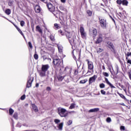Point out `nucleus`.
<instances>
[{"instance_id": "f257e3e1", "label": "nucleus", "mask_w": 131, "mask_h": 131, "mask_svg": "<svg viewBox=\"0 0 131 131\" xmlns=\"http://www.w3.org/2000/svg\"><path fill=\"white\" fill-rule=\"evenodd\" d=\"M49 68H50V66L49 64H42L41 70L38 71V73L41 77H43V76H46V73L47 71L49 70Z\"/></svg>"}, {"instance_id": "f03ea898", "label": "nucleus", "mask_w": 131, "mask_h": 131, "mask_svg": "<svg viewBox=\"0 0 131 131\" xmlns=\"http://www.w3.org/2000/svg\"><path fill=\"white\" fill-rule=\"evenodd\" d=\"M66 36L70 45L75 46V40L74 39V36H72V34L70 32L67 31L66 32Z\"/></svg>"}, {"instance_id": "7ed1b4c3", "label": "nucleus", "mask_w": 131, "mask_h": 131, "mask_svg": "<svg viewBox=\"0 0 131 131\" xmlns=\"http://www.w3.org/2000/svg\"><path fill=\"white\" fill-rule=\"evenodd\" d=\"M52 63L55 67L61 68L63 65V60L60 58H53Z\"/></svg>"}, {"instance_id": "20e7f679", "label": "nucleus", "mask_w": 131, "mask_h": 131, "mask_svg": "<svg viewBox=\"0 0 131 131\" xmlns=\"http://www.w3.org/2000/svg\"><path fill=\"white\" fill-rule=\"evenodd\" d=\"M66 112L67 111L65 108L59 107L57 109V113L60 117H66L68 115V113Z\"/></svg>"}, {"instance_id": "39448f33", "label": "nucleus", "mask_w": 131, "mask_h": 131, "mask_svg": "<svg viewBox=\"0 0 131 131\" xmlns=\"http://www.w3.org/2000/svg\"><path fill=\"white\" fill-rule=\"evenodd\" d=\"M99 24L103 29H106L107 28V20L105 18H103L101 17L98 18Z\"/></svg>"}, {"instance_id": "423d86ee", "label": "nucleus", "mask_w": 131, "mask_h": 131, "mask_svg": "<svg viewBox=\"0 0 131 131\" xmlns=\"http://www.w3.org/2000/svg\"><path fill=\"white\" fill-rule=\"evenodd\" d=\"M106 47L111 50L112 52H113L114 54H116V50H115V47L114 46V45H113V43H112L111 41H107L106 42Z\"/></svg>"}, {"instance_id": "0eeeda50", "label": "nucleus", "mask_w": 131, "mask_h": 131, "mask_svg": "<svg viewBox=\"0 0 131 131\" xmlns=\"http://www.w3.org/2000/svg\"><path fill=\"white\" fill-rule=\"evenodd\" d=\"M79 31L82 38H86V32L84 31L83 27H80Z\"/></svg>"}, {"instance_id": "6e6552de", "label": "nucleus", "mask_w": 131, "mask_h": 131, "mask_svg": "<svg viewBox=\"0 0 131 131\" xmlns=\"http://www.w3.org/2000/svg\"><path fill=\"white\" fill-rule=\"evenodd\" d=\"M102 41H103V35H102V34H99L95 42V43L98 45L99 43H101Z\"/></svg>"}, {"instance_id": "1a4fd4ad", "label": "nucleus", "mask_w": 131, "mask_h": 131, "mask_svg": "<svg viewBox=\"0 0 131 131\" xmlns=\"http://www.w3.org/2000/svg\"><path fill=\"white\" fill-rule=\"evenodd\" d=\"M47 7L50 12H54V10H55V6H54L51 3H47Z\"/></svg>"}, {"instance_id": "9d476101", "label": "nucleus", "mask_w": 131, "mask_h": 131, "mask_svg": "<svg viewBox=\"0 0 131 131\" xmlns=\"http://www.w3.org/2000/svg\"><path fill=\"white\" fill-rule=\"evenodd\" d=\"M86 62L88 63V69H89V70H94V63L90 61L89 59H86Z\"/></svg>"}, {"instance_id": "9b49d317", "label": "nucleus", "mask_w": 131, "mask_h": 131, "mask_svg": "<svg viewBox=\"0 0 131 131\" xmlns=\"http://www.w3.org/2000/svg\"><path fill=\"white\" fill-rule=\"evenodd\" d=\"M71 71H72V69L67 67L65 68L63 71V73H64V74H66L67 75H70V74H71Z\"/></svg>"}, {"instance_id": "f8f14e48", "label": "nucleus", "mask_w": 131, "mask_h": 131, "mask_svg": "<svg viewBox=\"0 0 131 131\" xmlns=\"http://www.w3.org/2000/svg\"><path fill=\"white\" fill-rule=\"evenodd\" d=\"M98 76L96 75H94L93 76L89 78V84H92L93 82H95Z\"/></svg>"}, {"instance_id": "ddd939ff", "label": "nucleus", "mask_w": 131, "mask_h": 131, "mask_svg": "<svg viewBox=\"0 0 131 131\" xmlns=\"http://www.w3.org/2000/svg\"><path fill=\"white\" fill-rule=\"evenodd\" d=\"M91 34L93 37V39H95V38L96 37V36L98 35V31L97 30V29L96 28L93 29V30L91 32Z\"/></svg>"}, {"instance_id": "4468645a", "label": "nucleus", "mask_w": 131, "mask_h": 131, "mask_svg": "<svg viewBox=\"0 0 131 131\" xmlns=\"http://www.w3.org/2000/svg\"><path fill=\"white\" fill-rule=\"evenodd\" d=\"M104 79H105V81L106 83H107L108 84V85H109V86H110L111 89H116L115 86L109 82L108 78H104Z\"/></svg>"}, {"instance_id": "2eb2a0df", "label": "nucleus", "mask_w": 131, "mask_h": 131, "mask_svg": "<svg viewBox=\"0 0 131 131\" xmlns=\"http://www.w3.org/2000/svg\"><path fill=\"white\" fill-rule=\"evenodd\" d=\"M48 57H49V53H48L47 52H44L42 54V58H43V61H46V60L48 59Z\"/></svg>"}, {"instance_id": "dca6fc26", "label": "nucleus", "mask_w": 131, "mask_h": 131, "mask_svg": "<svg viewBox=\"0 0 131 131\" xmlns=\"http://www.w3.org/2000/svg\"><path fill=\"white\" fill-rule=\"evenodd\" d=\"M31 106L32 107L33 110H34V112H38V108L37 107V106L35 105L34 103L31 104Z\"/></svg>"}, {"instance_id": "f3484780", "label": "nucleus", "mask_w": 131, "mask_h": 131, "mask_svg": "<svg viewBox=\"0 0 131 131\" xmlns=\"http://www.w3.org/2000/svg\"><path fill=\"white\" fill-rule=\"evenodd\" d=\"M36 31H37L38 32H39L40 34H42V29H41V28H40V26L38 25L36 27Z\"/></svg>"}, {"instance_id": "a211bd4d", "label": "nucleus", "mask_w": 131, "mask_h": 131, "mask_svg": "<svg viewBox=\"0 0 131 131\" xmlns=\"http://www.w3.org/2000/svg\"><path fill=\"white\" fill-rule=\"evenodd\" d=\"M32 81H33V80H31V79H30L27 82V88H31V84H32Z\"/></svg>"}, {"instance_id": "6ab92c4d", "label": "nucleus", "mask_w": 131, "mask_h": 131, "mask_svg": "<svg viewBox=\"0 0 131 131\" xmlns=\"http://www.w3.org/2000/svg\"><path fill=\"white\" fill-rule=\"evenodd\" d=\"M117 94L119 95V96H120V97L123 99V100H124L125 101H126V102H128V100H127V99H126V98L125 97V96H124L123 95V94L120 93L119 92H117Z\"/></svg>"}, {"instance_id": "aec40b11", "label": "nucleus", "mask_w": 131, "mask_h": 131, "mask_svg": "<svg viewBox=\"0 0 131 131\" xmlns=\"http://www.w3.org/2000/svg\"><path fill=\"white\" fill-rule=\"evenodd\" d=\"M119 71V68L118 67H116V71L114 72V73L111 71V74H112V75H117V74H118Z\"/></svg>"}, {"instance_id": "412c9836", "label": "nucleus", "mask_w": 131, "mask_h": 131, "mask_svg": "<svg viewBox=\"0 0 131 131\" xmlns=\"http://www.w3.org/2000/svg\"><path fill=\"white\" fill-rule=\"evenodd\" d=\"M34 10L35 13H40V6L38 5H36Z\"/></svg>"}, {"instance_id": "4be33fe9", "label": "nucleus", "mask_w": 131, "mask_h": 131, "mask_svg": "<svg viewBox=\"0 0 131 131\" xmlns=\"http://www.w3.org/2000/svg\"><path fill=\"white\" fill-rule=\"evenodd\" d=\"M64 76H61V75H58L57 76V78L58 80V81H62L63 79H64Z\"/></svg>"}, {"instance_id": "5701e85b", "label": "nucleus", "mask_w": 131, "mask_h": 131, "mask_svg": "<svg viewBox=\"0 0 131 131\" xmlns=\"http://www.w3.org/2000/svg\"><path fill=\"white\" fill-rule=\"evenodd\" d=\"M100 110V108H92L89 110V112L92 113V112H98Z\"/></svg>"}, {"instance_id": "b1692460", "label": "nucleus", "mask_w": 131, "mask_h": 131, "mask_svg": "<svg viewBox=\"0 0 131 131\" xmlns=\"http://www.w3.org/2000/svg\"><path fill=\"white\" fill-rule=\"evenodd\" d=\"M51 13H52L55 17H58V15H59V11L58 10H54L53 11H52Z\"/></svg>"}, {"instance_id": "393cba45", "label": "nucleus", "mask_w": 131, "mask_h": 131, "mask_svg": "<svg viewBox=\"0 0 131 131\" xmlns=\"http://www.w3.org/2000/svg\"><path fill=\"white\" fill-rule=\"evenodd\" d=\"M119 86H120V88H121V89H122V90H123L124 92H125V94H126L127 92H126V88L124 87V86L122 84H121V83H119Z\"/></svg>"}, {"instance_id": "a878e982", "label": "nucleus", "mask_w": 131, "mask_h": 131, "mask_svg": "<svg viewBox=\"0 0 131 131\" xmlns=\"http://www.w3.org/2000/svg\"><path fill=\"white\" fill-rule=\"evenodd\" d=\"M86 13L88 14L89 17H92L93 16V11H91L90 10H86Z\"/></svg>"}, {"instance_id": "bb28decb", "label": "nucleus", "mask_w": 131, "mask_h": 131, "mask_svg": "<svg viewBox=\"0 0 131 131\" xmlns=\"http://www.w3.org/2000/svg\"><path fill=\"white\" fill-rule=\"evenodd\" d=\"M122 5L123 6H127L128 5V1L127 0H122Z\"/></svg>"}, {"instance_id": "cd10ccee", "label": "nucleus", "mask_w": 131, "mask_h": 131, "mask_svg": "<svg viewBox=\"0 0 131 131\" xmlns=\"http://www.w3.org/2000/svg\"><path fill=\"white\" fill-rule=\"evenodd\" d=\"M75 106H76L75 103H71V105L69 107V109H74V108H75Z\"/></svg>"}, {"instance_id": "c85d7f7f", "label": "nucleus", "mask_w": 131, "mask_h": 131, "mask_svg": "<svg viewBox=\"0 0 131 131\" xmlns=\"http://www.w3.org/2000/svg\"><path fill=\"white\" fill-rule=\"evenodd\" d=\"M5 13L6 15H10L11 14V9H7L5 10Z\"/></svg>"}, {"instance_id": "c756f323", "label": "nucleus", "mask_w": 131, "mask_h": 131, "mask_svg": "<svg viewBox=\"0 0 131 131\" xmlns=\"http://www.w3.org/2000/svg\"><path fill=\"white\" fill-rule=\"evenodd\" d=\"M9 115H13V113H14V110L12 108H9Z\"/></svg>"}, {"instance_id": "7c9ffc66", "label": "nucleus", "mask_w": 131, "mask_h": 131, "mask_svg": "<svg viewBox=\"0 0 131 131\" xmlns=\"http://www.w3.org/2000/svg\"><path fill=\"white\" fill-rule=\"evenodd\" d=\"M49 38L51 41H55V36H54V35H50Z\"/></svg>"}, {"instance_id": "2f4dec72", "label": "nucleus", "mask_w": 131, "mask_h": 131, "mask_svg": "<svg viewBox=\"0 0 131 131\" xmlns=\"http://www.w3.org/2000/svg\"><path fill=\"white\" fill-rule=\"evenodd\" d=\"M87 81H88V79H85L84 80H81V81H80L79 83L84 84V83H85V82H86Z\"/></svg>"}, {"instance_id": "473e14b6", "label": "nucleus", "mask_w": 131, "mask_h": 131, "mask_svg": "<svg viewBox=\"0 0 131 131\" xmlns=\"http://www.w3.org/2000/svg\"><path fill=\"white\" fill-rule=\"evenodd\" d=\"M103 51H104V49H101V48H98L97 49V53H98L99 54L100 53H102V52H103Z\"/></svg>"}, {"instance_id": "72a5a7b5", "label": "nucleus", "mask_w": 131, "mask_h": 131, "mask_svg": "<svg viewBox=\"0 0 131 131\" xmlns=\"http://www.w3.org/2000/svg\"><path fill=\"white\" fill-rule=\"evenodd\" d=\"M34 58L35 60H38V55L36 54V52H35V54L34 55Z\"/></svg>"}, {"instance_id": "f704fd0d", "label": "nucleus", "mask_w": 131, "mask_h": 131, "mask_svg": "<svg viewBox=\"0 0 131 131\" xmlns=\"http://www.w3.org/2000/svg\"><path fill=\"white\" fill-rule=\"evenodd\" d=\"M106 121L107 122V123H110V122L112 121V120H111V118L107 117L106 119Z\"/></svg>"}, {"instance_id": "c9c22d12", "label": "nucleus", "mask_w": 131, "mask_h": 131, "mask_svg": "<svg viewBox=\"0 0 131 131\" xmlns=\"http://www.w3.org/2000/svg\"><path fill=\"white\" fill-rule=\"evenodd\" d=\"M58 128L59 129H61L63 128V123H60L58 125Z\"/></svg>"}, {"instance_id": "e433bc0d", "label": "nucleus", "mask_w": 131, "mask_h": 131, "mask_svg": "<svg viewBox=\"0 0 131 131\" xmlns=\"http://www.w3.org/2000/svg\"><path fill=\"white\" fill-rule=\"evenodd\" d=\"M13 118L15 119H18V114L17 113H15L13 115Z\"/></svg>"}, {"instance_id": "4c0bfd02", "label": "nucleus", "mask_w": 131, "mask_h": 131, "mask_svg": "<svg viewBox=\"0 0 131 131\" xmlns=\"http://www.w3.org/2000/svg\"><path fill=\"white\" fill-rule=\"evenodd\" d=\"M99 88H100V89H104L105 88V84L103 83L100 84Z\"/></svg>"}, {"instance_id": "58836bf2", "label": "nucleus", "mask_w": 131, "mask_h": 131, "mask_svg": "<svg viewBox=\"0 0 131 131\" xmlns=\"http://www.w3.org/2000/svg\"><path fill=\"white\" fill-rule=\"evenodd\" d=\"M13 25L15 27V28H16V29L18 31V32H19L21 31L20 28H19V27H18V26H17V25H16L15 24H13Z\"/></svg>"}, {"instance_id": "ea45409f", "label": "nucleus", "mask_w": 131, "mask_h": 131, "mask_svg": "<svg viewBox=\"0 0 131 131\" xmlns=\"http://www.w3.org/2000/svg\"><path fill=\"white\" fill-rule=\"evenodd\" d=\"M74 75H77L78 74V70L75 69L74 70Z\"/></svg>"}, {"instance_id": "a19ab883", "label": "nucleus", "mask_w": 131, "mask_h": 131, "mask_svg": "<svg viewBox=\"0 0 131 131\" xmlns=\"http://www.w3.org/2000/svg\"><path fill=\"white\" fill-rule=\"evenodd\" d=\"M54 27H55V28H56V29H60V26L58 24H55Z\"/></svg>"}, {"instance_id": "79ce46f5", "label": "nucleus", "mask_w": 131, "mask_h": 131, "mask_svg": "<svg viewBox=\"0 0 131 131\" xmlns=\"http://www.w3.org/2000/svg\"><path fill=\"white\" fill-rule=\"evenodd\" d=\"M20 26H21V27H23V26H24V25H25V21H24V20H21L20 21Z\"/></svg>"}, {"instance_id": "37998d69", "label": "nucleus", "mask_w": 131, "mask_h": 131, "mask_svg": "<svg viewBox=\"0 0 131 131\" xmlns=\"http://www.w3.org/2000/svg\"><path fill=\"white\" fill-rule=\"evenodd\" d=\"M103 75L105 76V77H108L109 76V74H108L107 72H103Z\"/></svg>"}, {"instance_id": "c03bdc74", "label": "nucleus", "mask_w": 131, "mask_h": 131, "mask_svg": "<svg viewBox=\"0 0 131 131\" xmlns=\"http://www.w3.org/2000/svg\"><path fill=\"white\" fill-rule=\"evenodd\" d=\"M25 98H26V95H25V94H24L23 96H21L20 100L23 101V100H25Z\"/></svg>"}, {"instance_id": "a18cd8bd", "label": "nucleus", "mask_w": 131, "mask_h": 131, "mask_svg": "<svg viewBox=\"0 0 131 131\" xmlns=\"http://www.w3.org/2000/svg\"><path fill=\"white\" fill-rule=\"evenodd\" d=\"M58 33H60V34H61V35H62V36L65 35L64 33H63V31H62V30H59Z\"/></svg>"}, {"instance_id": "49530a36", "label": "nucleus", "mask_w": 131, "mask_h": 131, "mask_svg": "<svg viewBox=\"0 0 131 131\" xmlns=\"http://www.w3.org/2000/svg\"><path fill=\"white\" fill-rule=\"evenodd\" d=\"M31 28H32L33 32H34V24H31Z\"/></svg>"}, {"instance_id": "de8ad7c7", "label": "nucleus", "mask_w": 131, "mask_h": 131, "mask_svg": "<svg viewBox=\"0 0 131 131\" xmlns=\"http://www.w3.org/2000/svg\"><path fill=\"white\" fill-rule=\"evenodd\" d=\"M116 3L118 5H121V4H122V1H121V0H117Z\"/></svg>"}, {"instance_id": "09e8293b", "label": "nucleus", "mask_w": 131, "mask_h": 131, "mask_svg": "<svg viewBox=\"0 0 131 131\" xmlns=\"http://www.w3.org/2000/svg\"><path fill=\"white\" fill-rule=\"evenodd\" d=\"M100 93L101 95H106V91H105L104 90H101L100 91Z\"/></svg>"}, {"instance_id": "8fccbe9b", "label": "nucleus", "mask_w": 131, "mask_h": 131, "mask_svg": "<svg viewBox=\"0 0 131 131\" xmlns=\"http://www.w3.org/2000/svg\"><path fill=\"white\" fill-rule=\"evenodd\" d=\"M120 130H125V127L124 126H121L120 127Z\"/></svg>"}, {"instance_id": "3c124183", "label": "nucleus", "mask_w": 131, "mask_h": 131, "mask_svg": "<svg viewBox=\"0 0 131 131\" xmlns=\"http://www.w3.org/2000/svg\"><path fill=\"white\" fill-rule=\"evenodd\" d=\"M67 124L68 125H71V124H72V120H70L68 121V122H67Z\"/></svg>"}, {"instance_id": "603ef678", "label": "nucleus", "mask_w": 131, "mask_h": 131, "mask_svg": "<svg viewBox=\"0 0 131 131\" xmlns=\"http://www.w3.org/2000/svg\"><path fill=\"white\" fill-rule=\"evenodd\" d=\"M55 123L58 124L60 122V120L56 119L54 120Z\"/></svg>"}, {"instance_id": "864d4df0", "label": "nucleus", "mask_w": 131, "mask_h": 131, "mask_svg": "<svg viewBox=\"0 0 131 131\" xmlns=\"http://www.w3.org/2000/svg\"><path fill=\"white\" fill-rule=\"evenodd\" d=\"M29 47L30 49H32V43H31V42H28Z\"/></svg>"}, {"instance_id": "5fc2aeb1", "label": "nucleus", "mask_w": 131, "mask_h": 131, "mask_svg": "<svg viewBox=\"0 0 131 131\" xmlns=\"http://www.w3.org/2000/svg\"><path fill=\"white\" fill-rule=\"evenodd\" d=\"M127 75L129 76L130 80H131V71L128 72Z\"/></svg>"}, {"instance_id": "6e6d98bb", "label": "nucleus", "mask_w": 131, "mask_h": 131, "mask_svg": "<svg viewBox=\"0 0 131 131\" xmlns=\"http://www.w3.org/2000/svg\"><path fill=\"white\" fill-rule=\"evenodd\" d=\"M12 5H13V1H9L8 6H9V7H11Z\"/></svg>"}, {"instance_id": "4d7b16f0", "label": "nucleus", "mask_w": 131, "mask_h": 131, "mask_svg": "<svg viewBox=\"0 0 131 131\" xmlns=\"http://www.w3.org/2000/svg\"><path fill=\"white\" fill-rule=\"evenodd\" d=\"M60 24H61V25H62L63 26H65V23H64L63 21L61 20V21L60 22Z\"/></svg>"}, {"instance_id": "13d9d810", "label": "nucleus", "mask_w": 131, "mask_h": 131, "mask_svg": "<svg viewBox=\"0 0 131 131\" xmlns=\"http://www.w3.org/2000/svg\"><path fill=\"white\" fill-rule=\"evenodd\" d=\"M46 90L49 92H50V91H51L52 89H51V87L48 86V87H47Z\"/></svg>"}, {"instance_id": "bf43d9fd", "label": "nucleus", "mask_w": 131, "mask_h": 131, "mask_svg": "<svg viewBox=\"0 0 131 131\" xmlns=\"http://www.w3.org/2000/svg\"><path fill=\"white\" fill-rule=\"evenodd\" d=\"M118 16H119L120 17V18H122V14H121L120 12H119L118 14Z\"/></svg>"}, {"instance_id": "052dcab7", "label": "nucleus", "mask_w": 131, "mask_h": 131, "mask_svg": "<svg viewBox=\"0 0 131 131\" xmlns=\"http://www.w3.org/2000/svg\"><path fill=\"white\" fill-rule=\"evenodd\" d=\"M59 9H60V10H61L62 11H64L65 10V8H64V7H63V6H60L59 7Z\"/></svg>"}, {"instance_id": "680f3d73", "label": "nucleus", "mask_w": 131, "mask_h": 131, "mask_svg": "<svg viewBox=\"0 0 131 131\" xmlns=\"http://www.w3.org/2000/svg\"><path fill=\"white\" fill-rule=\"evenodd\" d=\"M19 32L21 34V35H22V36H23V37H25V36L24 35V34H23V32H22V31H20Z\"/></svg>"}, {"instance_id": "e2e57ef3", "label": "nucleus", "mask_w": 131, "mask_h": 131, "mask_svg": "<svg viewBox=\"0 0 131 131\" xmlns=\"http://www.w3.org/2000/svg\"><path fill=\"white\" fill-rule=\"evenodd\" d=\"M60 1L63 3V4H65V3H66V0H60Z\"/></svg>"}, {"instance_id": "0e129e2a", "label": "nucleus", "mask_w": 131, "mask_h": 131, "mask_svg": "<svg viewBox=\"0 0 131 131\" xmlns=\"http://www.w3.org/2000/svg\"><path fill=\"white\" fill-rule=\"evenodd\" d=\"M35 86H36V88H38V86H39V84H38V83H36Z\"/></svg>"}, {"instance_id": "69168bd1", "label": "nucleus", "mask_w": 131, "mask_h": 131, "mask_svg": "<svg viewBox=\"0 0 131 131\" xmlns=\"http://www.w3.org/2000/svg\"><path fill=\"white\" fill-rule=\"evenodd\" d=\"M110 18L112 19V20L114 21L115 22V20L114 19L113 17H112V16L110 15Z\"/></svg>"}, {"instance_id": "338daca9", "label": "nucleus", "mask_w": 131, "mask_h": 131, "mask_svg": "<svg viewBox=\"0 0 131 131\" xmlns=\"http://www.w3.org/2000/svg\"><path fill=\"white\" fill-rule=\"evenodd\" d=\"M110 18L112 19V20L114 21L115 22V20L114 19L113 17H112V16L110 15Z\"/></svg>"}, {"instance_id": "774afa93", "label": "nucleus", "mask_w": 131, "mask_h": 131, "mask_svg": "<svg viewBox=\"0 0 131 131\" xmlns=\"http://www.w3.org/2000/svg\"><path fill=\"white\" fill-rule=\"evenodd\" d=\"M58 51H59V53H62V49H60V48H58Z\"/></svg>"}]
</instances>
